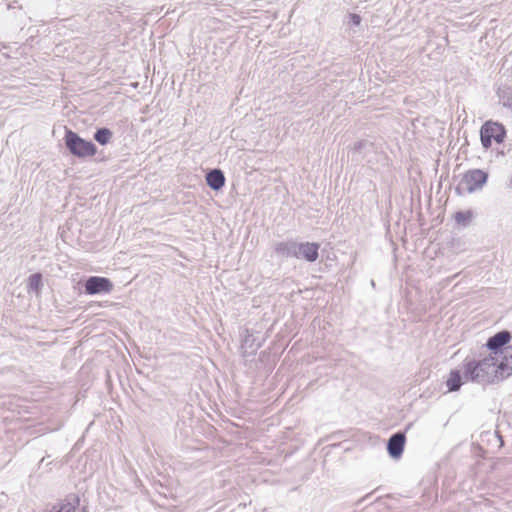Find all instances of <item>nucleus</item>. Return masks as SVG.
Here are the masks:
<instances>
[{
    "instance_id": "39448f33",
    "label": "nucleus",
    "mask_w": 512,
    "mask_h": 512,
    "mask_svg": "<svg viewBox=\"0 0 512 512\" xmlns=\"http://www.w3.org/2000/svg\"><path fill=\"white\" fill-rule=\"evenodd\" d=\"M510 339V332L507 330H502L488 338L486 344L481 347L480 351L483 353H491V355L496 357L498 353L501 354V351L507 347L506 345L509 343Z\"/></svg>"
},
{
    "instance_id": "6ab92c4d",
    "label": "nucleus",
    "mask_w": 512,
    "mask_h": 512,
    "mask_svg": "<svg viewBox=\"0 0 512 512\" xmlns=\"http://www.w3.org/2000/svg\"><path fill=\"white\" fill-rule=\"evenodd\" d=\"M372 144L368 141H358L354 144V150L355 151H361L362 149L366 148L367 146H371Z\"/></svg>"
},
{
    "instance_id": "7ed1b4c3",
    "label": "nucleus",
    "mask_w": 512,
    "mask_h": 512,
    "mask_svg": "<svg viewBox=\"0 0 512 512\" xmlns=\"http://www.w3.org/2000/svg\"><path fill=\"white\" fill-rule=\"evenodd\" d=\"M488 174L481 169L467 171L455 188L456 193L461 196L464 193H473L482 189L486 184Z\"/></svg>"
},
{
    "instance_id": "f257e3e1",
    "label": "nucleus",
    "mask_w": 512,
    "mask_h": 512,
    "mask_svg": "<svg viewBox=\"0 0 512 512\" xmlns=\"http://www.w3.org/2000/svg\"><path fill=\"white\" fill-rule=\"evenodd\" d=\"M464 379L480 385H488L500 379L497 357L479 352L478 357H466L463 363Z\"/></svg>"
},
{
    "instance_id": "f8f14e48",
    "label": "nucleus",
    "mask_w": 512,
    "mask_h": 512,
    "mask_svg": "<svg viewBox=\"0 0 512 512\" xmlns=\"http://www.w3.org/2000/svg\"><path fill=\"white\" fill-rule=\"evenodd\" d=\"M80 505L79 496L73 494L68 496L62 503L58 506H54L50 512H76V509Z\"/></svg>"
},
{
    "instance_id": "9b49d317",
    "label": "nucleus",
    "mask_w": 512,
    "mask_h": 512,
    "mask_svg": "<svg viewBox=\"0 0 512 512\" xmlns=\"http://www.w3.org/2000/svg\"><path fill=\"white\" fill-rule=\"evenodd\" d=\"M297 242L293 240L281 241L275 245V252L277 255L285 258L294 257L296 254Z\"/></svg>"
},
{
    "instance_id": "20e7f679",
    "label": "nucleus",
    "mask_w": 512,
    "mask_h": 512,
    "mask_svg": "<svg viewBox=\"0 0 512 512\" xmlns=\"http://www.w3.org/2000/svg\"><path fill=\"white\" fill-rule=\"evenodd\" d=\"M505 136L506 130L504 126L492 121L484 123L480 130L481 144L485 149L491 147L492 140H495L497 143H502Z\"/></svg>"
},
{
    "instance_id": "1a4fd4ad",
    "label": "nucleus",
    "mask_w": 512,
    "mask_h": 512,
    "mask_svg": "<svg viewBox=\"0 0 512 512\" xmlns=\"http://www.w3.org/2000/svg\"><path fill=\"white\" fill-rule=\"evenodd\" d=\"M502 359H497V368L500 379H505L512 375V345L507 346L501 351Z\"/></svg>"
},
{
    "instance_id": "6e6552de",
    "label": "nucleus",
    "mask_w": 512,
    "mask_h": 512,
    "mask_svg": "<svg viewBox=\"0 0 512 512\" xmlns=\"http://www.w3.org/2000/svg\"><path fill=\"white\" fill-rule=\"evenodd\" d=\"M406 437L403 432H397L390 436L387 442V451L391 458L398 459L402 456Z\"/></svg>"
},
{
    "instance_id": "ddd939ff",
    "label": "nucleus",
    "mask_w": 512,
    "mask_h": 512,
    "mask_svg": "<svg viewBox=\"0 0 512 512\" xmlns=\"http://www.w3.org/2000/svg\"><path fill=\"white\" fill-rule=\"evenodd\" d=\"M464 375H461V372L457 369L451 370L447 379H446V387L448 392H456L460 390L463 385Z\"/></svg>"
},
{
    "instance_id": "f03ea898",
    "label": "nucleus",
    "mask_w": 512,
    "mask_h": 512,
    "mask_svg": "<svg viewBox=\"0 0 512 512\" xmlns=\"http://www.w3.org/2000/svg\"><path fill=\"white\" fill-rule=\"evenodd\" d=\"M64 141L67 149L76 157L84 158L93 156L97 152V148L92 141L81 138L76 132L66 129Z\"/></svg>"
},
{
    "instance_id": "9d476101",
    "label": "nucleus",
    "mask_w": 512,
    "mask_h": 512,
    "mask_svg": "<svg viewBox=\"0 0 512 512\" xmlns=\"http://www.w3.org/2000/svg\"><path fill=\"white\" fill-rule=\"evenodd\" d=\"M207 185L215 191L220 190L225 185V176L222 170L212 169L206 174Z\"/></svg>"
},
{
    "instance_id": "4468645a",
    "label": "nucleus",
    "mask_w": 512,
    "mask_h": 512,
    "mask_svg": "<svg viewBox=\"0 0 512 512\" xmlns=\"http://www.w3.org/2000/svg\"><path fill=\"white\" fill-rule=\"evenodd\" d=\"M259 344H255V339L252 334L248 331L242 340L241 348L243 350V355L246 356L248 354H255L259 348Z\"/></svg>"
},
{
    "instance_id": "f3484780",
    "label": "nucleus",
    "mask_w": 512,
    "mask_h": 512,
    "mask_svg": "<svg viewBox=\"0 0 512 512\" xmlns=\"http://www.w3.org/2000/svg\"><path fill=\"white\" fill-rule=\"evenodd\" d=\"M28 291L38 293L42 287V275L34 273L28 278Z\"/></svg>"
},
{
    "instance_id": "a211bd4d",
    "label": "nucleus",
    "mask_w": 512,
    "mask_h": 512,
    "mask_svg": "<svg viewBox=\"0 0 512 512\" xmlns=\"http://www.w3.org/2000/svg\"><path fill=\"white\" fill-rule=\"evenodd\" d=\"M472 212L471 211H459L455 214L454 218L458 224L467 225V223L471 220Z\"/></svg>"
},
{
    "instance_id": "423d86ee",
    "label": "nucleus",
    "mask_w": 512,
    "mask_h": 512,
    "mask_svg": "<svg viewBox=\"0 0 512 512\" xmlns=\"http://www.w3.org/2000/svg\"><path fill=\"white\" fill-rule=\"evenodd\" d=\"M85 292L88 295L109 293L112 288V282L106 277L91 276L85 281Z\"/></svg>"
},
{
    "instance_id": "aec40b11",
    "label": "nucleus",
    "mask_w": 512,
    "mask_h": 512,
    "mask_svg": "<svg viewBox=\"0 0 512 512\" xmlns=\"http://www.w3.org/2000/svg\"><path fill=\"white\" fill-rule=\"evenodd\" d=\"M350 23L352 25L358 26L361 23V17L358 14H350Z\"/></svg>"
},
{
    "instance_id": "dca6fc26",
    "label": "nucleus",
    "mask_w": 512,
    "mask_h": 512,
    "mask_svg": "<svg viewBox=\"0 0 512 512\" xmlns=\"http://www.w3.org/2000/svg\"><path fill=\"white\" fill-rule=\"evenodd\" d=\"M497 94L503 106L512 109V89L502 87L499 88Z\"/></svg>"
},
{
    "instance_id": "0eeeda50",
    "label": "nucleus",
    "mask_w": 512,
    "mask_h": 512,
    "mask_svg": "<svg viewBox=\"0 0 512 512\" xmlns=\"http://www.w3.org/2000/svg\"><path fill=\"white\" fill-rule=\"evenodd\" d=\"M320 245L314 242H303L298 243L296 246V254L295 258L304 259L308 262H315L318 259Z\"/></svg>"
},
{
    "instance_id": "2eb2a0df",
    "label": "nucleus",
    "mask_w": 512,
    "mask_h": 512,
    "mask_svg": "<svg viewBox=\"0 0 512 512\" xmlns=\"http://www.w3.org/2000/svg\"><path fill=\"white\" fill-rule=\"evenodd\" d=\"M113 133L109 128L102 127L96 130L94 133V139L100 144V145H106L108 144L112 139Z\"/></svg>"
}]
</instances>
